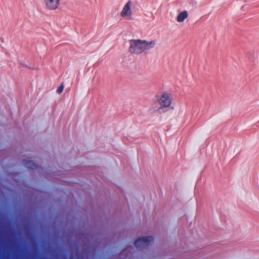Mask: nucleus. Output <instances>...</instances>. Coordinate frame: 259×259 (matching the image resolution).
<instances>
[{
	"label": "nucleus",
	"mask_w": 259,
	"mask_h": 259,
	"mask_svg": "<svg viewBox=\"0 0 259 259\" xmlns=\"http://www.w3.org/2000/svg\"><path fill=\"white\" fill-rule=\"evenodd\" d=\"M172 97L170 94L162 92L155 97V101L151 104L150 110L153 112L162 114L172 109L171 106Z\"/></svg>",
	"instance_id": "nucleus-1"
},
{
	"label": "nucleus",
	"mask_w": 259,
	"mask_h": 259,
	"mask_svg": "<svg viewBox=\"0 0 259 259\" xmlns=\"http://www.w3.org/2000/svg\"><path fill=\"white\" fill-rule=\"evenodd\" d=\"M129 52L131 54H140L145 51L153 48L156 45L155 40L148 41L141 39H131L130 41Z\"/></svg>",
	"instance_id": "nucleus-2"
},
{
	"label": "nucleus",
	"mask_w": 259,
	"mask_h": 259,
	"mask_svg": "<svg viewBox=\"0 0 259 259\" xmlns=\"http://www.w3.org/2000/svg\"><path fill=\"white\" fill-rule=\"evenodd\" d=\"M153 241L152 236H147L139 238L136 240L134 245L137 248H143L147 247Z\"/></svg>",
	"instance_id": "nucleus-3"
},
{
	"label": "nucleus",
	"mask_w": 259,
	"mask_h": 259,
	"mask_svg": "<svg viewBox=\"0 0 259 259\" xmlns=\"http://www.w3.org/2000/svg\"><path fill=\"white\" fill-rule=\"evenodd\" d=\"M44 2L47 9L55 11L59 8L61 0H44Z\"/></svg>",
	"instance_id": "nucleus-4"
},
{
	"label": "nucleus",
	"mask_w": 259,
	"mask_h": 259,
	"mask_svg": "<svg viewBox=\"0 0 259 259\" xmlns=\"http://www.w3.org/2000/svg\"><path fill=\"white\" fill-rule=\"evenodd\" d=\"M131 6L130 2H127L123 7L121 12V16L126 18L128 20L131 19L132 11Z\"/></svg>",
	"instance_id": "nucleus-5"
},
{
	"label": "nucleus",
	"mask_w": 259,
	"mask_h": 259,
	"mask_svg": "<svg viewBox=\"0 0 259 259\" xmlns=\"http://www.w3.org/2000/svg\"><path fill=\"white\" fill-rule=\"evenodd\" d=\"M188 17V13L187 11H183L180 12L177 16L176 20L179 23L183 22Z\"/></svg>",
	"instance_id": "nucleus-6"
},
{
	"label": "nucleus",
	"mask_w": 259,
	"mask_h": 259,
	"mask_svg": "<svg viewBox=\"0 0 259 259\" xmlns=\"http://www.w3.org/2000/svg\"><path fill=\"white\" fill-rule=\"evenodd\" d=\"M24 164L29 169H35L37 167V165L32 161H24Z\"/></svg>",
	"instance_id": "nucleus-7"
},
{
	"label": "nucleus",
	"mask_w": 259,
	"mask_h": 259,
	"mask_svg": "<svg viewBox=\"0 0 259 259\" xmlns=\"http://www.w3.org/2000/svg\"><path fill=\"white\" fill-rule=\"evenodd\" d=\"M63 89H64V87H63V85L62 84L60 87H59L58 88V89H57V92L58 93V94H61L62 93L63 91Z\"/></svg>",
	"instance_id": "nucleus-8"
}]
</instances>
